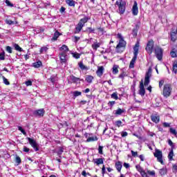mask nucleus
Listing matches in <instances>:
<instances>
[{"label": "nucleus", "mask_w": 177, "mask_h": 177, "mask_svg": "<svg viewBox=\"0 0 177 177\" xmlns=\"http://www.w3.org/2000/svg\"><path fill=\"white\" fill-rule=\"evenodd\" d=\"M113 74H118V65H113L112 68Z\"/></svg>", "instance_id": "a878e982"}, {"label": "nucleus", "mask_w": 177, "mask_h": 177, "mask_svg": "<svg viewBox=\"0 0 177 177\" xmlns=\"http://www.w3.org/2000/svg\"><path fill=\"white\" fill-rule=\"evenodd\" d=\"M139 41H138L133 47L134 56L130 62L129 68H133V67H135V63H136V59H138V55H139Z\"/></svg>", "instance_id": "f257e3e1"}, {"label": "nucleus", "mask_w": 177, "mask_h": 177, "mask_svg": "<svg viewBox=\"0 0 177 177\" xmlns=\"http://www.w3.org/2000/svg\"><path fill=\"white\" fill-rule=\"evenodd\" d=\"M93 161L96 165H100V164H103L104 162L103 158H96L94 159Z\"/></svg>", "instance_id": "412c9836"}, {"label": "nucleus", "mask_w": 177, "mask_h": 177, "mask_svg": "<svg viewBox=\"0 0 177 177\" xmlns=\"http://www.w3.org/2000/svg\"><path fill=\"white\" fill-rule=\"evenodd\" d=\"M151 77V68H149L147 73L145 75V77L150 78Z\"/></svg>", "instance_id": "4c0bfd02"}, {"label": "nucleus", "mask_w": 177, "mask_h": 177, "mask_svg": "<svg viewBox=\"0 0 177 177\" xmlns=\"http://www.w3.org/2000/svg\"><path fill=\"white\" fill-rule=\"evenodd\" d=\"M15 161L17 164H20L21 162V159L19 156H16Z\"/></svg>", "instance_id": "bf43d9fd"}, {"label": "nucleus", "mask_w": 177, "mask_h": 177, "mask_svg": "<svg viewBox=\"0 0 177 177\" xmlns=\"http://www.w3.org/2000/svg\"><path fill=\"white\" fill-rule=\"evenodd\" d=\"M169 131H170V133H172V135H174V136L177 137V132L175 129L170 128Z\"/></svg>", "instance_id": "79ce46f5"}, {"label": "nucleus", "mask_w": 177, "mask_h": 177, "mask_svg": "<svg viewBox=\"0 0 177 177\" xmlns=\"http://www.w3.org/2000/svg\"><path fill=\"white\" fill-rule=\"evenodd\" d=\"M0 60H5V51L0 53Z\"/></svg>", "instance_id": "a18cd8bd"}, {"label": "nucleus", "mask_w": 177, "mask_h": 177, "mask_svg": "<svg viewBox=\"0 0 177 177\" xmlns=\"http://www.w3.org/2000/svg\"><path fill=\"white\" fill-rule=\"evenodd\" d=\"M132 13L133 16H138V13H139V8H138V3L134 1V4L132 8Z\"/></svg>", "instance_id": "9b49d317"}, {"label": "nucleus", "mask_w": 177, "mask_h": 177, "mask_svg": "<svg viewBox=\"0 0 177 177\" xmlns=\"http://www.w3.org/2000/svg\"><path fill=\"white\" fill-rule=\"evenodd\" d=\"M86 81L88 84H92V81H93V76L92 75H86Z\"/></svg>", "instance_id": "5701e85b"}, {"label": "nucleus", "mask_w": 177, "mask_h": 177, "mask_svg": "<svg viewBox=\"0 0 177 177\" xmlns=\"http://www.w3.org/2000/svg\"><path fill=\"white\" fill-rule=\"evenodd\" d=\"M103 71H104V68L103 66L98 67L96 74L98 77H102L103 75Z\"/></svg>", "instance_id": "dca6fc26"}, {"label": "nucleus", "mask_w": 177, "mask_h": 177, "mask_svg": "<svg viewBox=\"0 0 177 177\" xmlns=\"http://www.w3.org/2000/svg\"><path fill=\"white\" fill-rule=\"evenodd\" d=\"M122 113H125V109H121L119 108L115 111V115H121V114H122Z\"/></svg>", "instance_id": "4be33fe9"}, {"label": "nucleus", "mask_w": 177, "mask_h": 177, "mask_svg": "<svg viewBox=\"0 0 177 177\" xmlns=\"http://www.w3.org/2000/svg\"><path fill=\"white\" fill-rule=\"evenodd\" d=\"M111 97L115 99V100H118V93L117 92L113 93L111 95Z\"/></svg>", "instance_id": "2f4dec72"}, {"label": "nucleus", "mask_w": 177, "mask_h": 177, "mask_svg": "<svg viewBox=\"0 0 177 177\" xmlns=\"http://www.w3.org/2000/svg\"><path fill=\"white\" fill-rule=\"evenodd\" d=\"M171 92H172L171 85L165 84L163 88V95L165 96V97H168L171 96Z\"/></svg>", "instance_id": "0eeeda50"}, {"label": "nucleus", "mask_w": 177, "mask_h": 177, "mask_svg": "<svg viewBox=\"0 0 177 177\" xmlns=\"http://www.w3.org/2000/svg\"><path fill=\"white\" fill-rule=\"evenodd\" d=\"M150 84V78L149 77H145V83L144 85L145 86H147Z\"/></svg>", "instance_id": "ea45409f"}, {"label": "nucleus", "mask_w": 177, "mask_h": 177, "mask_svg": "<svg viewBox=\"0 0 177 177\" xmlns=\"http://www.w3.org/2000/svg\"><path fill=\"white\" fill-rule=\"evenodd\" d=\"M72 55L75 59H80V57H81V54L78 53H73Z\"/></svg>", "instance_id": "e433bc0d"}, {"label": "nucleus", "mask_w": 177, "mask_h": 177, "mask_svg": "<svg viewBox=\"0 0 177 177\" xmlns=\"http://www.w3.org/2000/svg\"><path fill=\"white\" fill-rule=\"evenodd\" d=\"M115 127L120 128V127H122V122L121 120H117L116 122H115Z\"/></svg>", "instance_id": "58836bf2"}, {"label": "nucleus", "mask_w": 177, "mask_h": 177, "mask_svg": "<svg viewBox=\"0 0 177 177\" xmlns=\"http://www.w3.org/2000/svg\"><path fill=\"white\" fill-rule=\"evenodd\" d=\"M6 24H9V26H12V24H15V21L10 20V19H6Z\"/></svg>", "instance_id": "09e8293b"}, {"label": "nucleus", "mask_w": 177, "mask_h": 177, "mask_svg": "<svg viewBox=\"0 0 177 177\" xmlns=\"http://www.w3.org/2000/svg\"><path fill=\"white\" fill-rule=\"evenodd\" d=\"M26 86H31L32 85V82L31 80H28L25 82Z\"/></svg>", "instance_id": "13d9d810"}, {"label": "nucleus", "mask_w": 177, "mask_h": 177, "mask_svg": "<svg viewBox=\"0 0 177 177\" xmlns=\"http://www.w3.org/2000/svg\"><path fill=\"white\" fill-rule=\"evenodd\" d=\"M114 104H115V101H109L108 102V106L109 107H113V106H114Z\"/></svg>", "instance_id": "3c124183"}, {"label": "nucleus", "mask_w": 177, "mask_h": 177, "mask_svg": "<svg viewBox=\"0 0 177 177\" xmlns=\"http://www.w3.org/2000/svg\"><path fill=\"white\" fill-rule=\"evenodd\" d=\"M41 66H42V62H41V61H38V62L33 63V67H35V68H39V67H41Z\"/></svg>", "instance_id": "393cba45"}, {"label": "nucleus", "mask_w": 177, "mask_h": 177, "mask_svg": "<svg viewBox=\"0 0 177 177\" xmlns=\"http://www.w3.org/2000/svg\"><path fill=\"white\" fill-rule=\"evenodd\" d=\"M48 80L49 81H51V82L53 83H54L56 81V80L55 79V77L53 76H51Z\"/></svg>", "instance_id": "338daca9"}, {"label": "nucleus", "mask_w": 177, "mask_h": 177, "mask_svg": "<svg viewBox=\"0 0 177 177\" xmlns=\"http://www.w3.org/2000/svg\"><path fill=\"white\" fill-rule=\"evenodd\" d=\"M48 47L44 46V47L41 48L39 52H40V53H44L45 52H46L48 50Z\"/></svg>", "instance_id": "37998d69"}, {"label": "nucleus", "mask_w": 177, "mask_h": 177, "mask_svg": "<svg viewBox=\"0 0 177 177\" xmlns=\"http://www.w3.org/2000/svg\"><path fill=\"white\" fill-rule=\"evenodd\" d=\"M82 176H87V175H91L89 173H86V171L84 170L82 172Z\"/></svg>", "instance_id": "680f3d73"}, {"label": "nucleus", "mask_w": 177, "mask_h": 177, "mask_svg": "<svg viewBox=\"0 0 177 177\" xmlns=\"http://www.w3.org/2000/svg\"><path fill=\"white\" fill-rule=\"evenodd\" d=\"M147 174L151 176H156V171H154L147 170Z\"/></svg>", "instance_id": "a19ab883"}, {"label": "nucleus", "mask_w": 177, "mask_h": 177, "mask_svg": "<svg viewBox=\"0 0 177 177\" xmlns=\"http://www.w3.org/2000/svg\"><path fill=\"white\" fill-rule=\"evenodd\" d=\"M88 20H89V19H88L86 17L80 19V21L78 23L75 28V34L80 33V32L82 30V28L85 26V23H88Z\"/></svg>", "instance_id": "7ed1b4c3"}, {"label": "nucleus", "mask_w": 177, "mask_h": 177, "mask_svg": "<svg viewBox=\"0 0 177 177\" xmlns=\"http://www.w3.org/2000/svg\"><path fill=\"white\" fill-rule=\"evenodd\" d=\"M66 3L68 5V6H75V1L74 0H65Z\"/></svg>", "instance_id": "b1692460"}, {"label": "nucleus", "mask_w": 177, "mask_h": 177, "mask_svg": "<svg viewBox=\"0 0 177 177\" xmlns=\"http://www.w3.org/2000/svg\"><path fill=\"white\" fill-rule=\"evenodd\" d=\"M153 48H154V41L151 39L147 42V46L145 48L146 51L149 55H151V53H153Z\"/></svg>", "instance_id": "423d86ee"}, {"label": "nucleus", "mask_w": 177, "mask_h": 177, "mask_svg": "<svg viewBox=\"0 0 177 177\" xmlns=\"http://www.w3.org/2000/svg\"><path fill=\"white\" fill-rule=\"evenodd\" d=\"M168 145H169L171 147V149H174L175 147V145H174V142H172V140H168Z\"/></svg>", "instance_id": "864d4df0"}, {"label": "nucleus", "mask_w": 177, "mask_h": 177, "mask_svg": "<svg viewBox=\"0 0 177 177\" xmlns=\"http://www.w3.org/2000/svg\"><path fill=\"white\" fill-rule=\"evenodd\" d=\"M159 174L162 176L164 175H167V167H163L160 169Z\"/></svg>", "instance_id": "cd10ccee"}, {"label": "nucleus", "mask_w": 177, "mask_h": 177, "mask_svg": "<svg viewBox=\"0 0 177 177\" xmlns=\"http://www.w3.org/2000/svg\"><path fill=\"white\" fill-rule=\"evenodd\" d=\"M168 158L169 161H172L174 160V150H171V151L169 153Z\"/></svg>", "instance_id": "c756f323"}, {"label": "nucleus", "mask_w": 177, "mask_h": 177, "mask_svg": "<svg viewBox=\"0 0 177 177\" xmlns=\"http://www.w3.org/2000/svg\"><path fill=\"white\" fill-rule=\"evenodd\" d=\"M115 5L118 6V13L120 15H124V13H125L127 2L124 0H117L115 2Z\"/></svg>", "instance_id": "f03ea898"}, {"label": "nucleus", "mask_w": 177, "mask_h": 177, "mask_svg": "<svg viewBox=\"0 0 177 177\" xmlns=\"http://www.w3.org/2000/svg\"><path fill=\"white\" fill-rule=\"evenodd\" d=\"M171 41L175 42L176 41V33L172 32L171 33Z\"/></svg>", "instance_id": "473e14b6"}, {"label": "nucleus", "mask_w": 177, "mask_h": 177, "mask_svg": "<svg viewBox=\"0 0 177 177\" xmlns=\"http://www.w3.org/2000/svg\"><path fill=\"white\" fill-rule=\"evenodd\" d=\"M173 71L175 74H177V60L174 61L173 64Z\"/></svg>", "instance_id": "7c9ffc66"}, {"label": "nucleus", "mask_w": 177, "mask_h": 177, "mask_svg": "<svg viewBox=\"0 0 177 177\" xmlns=\"http://www.w3.org/2000/svg\"><path fill=\"white\" fill-rule=\"evenodd\" d=\"M18 129L21 132V133H23V135H27V133L26 132V131H24V129H23L22 127L19 126Z\"/></svg>", "instance_id": "49530a36"}, {"label": "nucleus", "mask_w": 177, "mask_h": 177, "mask_svg": "<svg viewBox=\"0 0 177 177\" xmlns=\"http://www.w3.org/2000/svg\"><path fill=\"white\" fill-rule=\"evenodd\" d=\"M100 45H102V44L98 42L97 40H95L91 45V48L93 49V50H97V48H100Z\"/></svg>", "instance_id": "2eb2a0df"}, {"label": "nucleus", "mask_w": 177, "mask_h": 177, "mask_svg": "<svg viewBox=\"0 0 177 177\" xmlns=\"http://www.w3.org/2000/svg\"><path fill=\"white\" fill-rule=\"evenodd\" d=\"M59 59L61 63H66V62H67V53H59Z\"/></svg>", "instance_id": "ddd939ff"}, {"label": "nucleus", "mask_w": 177, "mask_h": 177, "mask_svg": "<svg viewBox=\"0 0 177 177\" xmlns=\"http://www.w3.org/2000/svg\"><path fill=\"white\" fill-rule=\"evenodd\" d=\"M131 156H133V157H138V152L131 151Z\"/></svg>", "instance_id": "0e129e2a"}, {"label": "nucleus", "mask_w": 177, "mask_h": 177, "mask_svg": "<svg viewBox=\"0 0 177 177\" xmlns=\"http://www.w3.org/2000/svg\"><path fill=\"white\" fill-rule=\"evenodd\" d=\"M164 85V80H160L159 82V88H161Z\"/></svg>", "instance_id": "774afa93"}, {"label": "nucleus", "mask_w": 177, "mask_h": 177, "mask_svg": "<svg viewBox=\"0 0 177 177\" xmlns=\"http://www.w3.org/2000/svg\"><path fill=\"white\" fill-rule=\"evenodd\" d=\"M121 135H122V138H125V136H128V132L127 131H122L121 133Z\"/></svg>", "instance_id": "052dcab7"}, {"label": "nucleus", "mask_w": 177, "mask_h": 177, "mask_svg": "<svg viewBox=\"0 0 177 177\" xmlns=\"http://www.w3.org/2000/svg\"><path fill=\"white\" fill-rule=\"evenodd\" d=\"M171 57H177V53L172 50L170 53Z\"/></svg>", "instance_id": "6e6d98bb"}, {"label": "nucleus", "mask_w": 177, "mask_h": 177, "mask_svg": "<svg viewBox=\"0 0 177 177\" xmlns=\"http://www.w3.org/2000/svg\"><path fill=\"white\" fill-rule=\"evenodd\" d=\"M27 140H28L30 146L33 147L35 151H38V150H39V148L38 147V144L37 143V141H35V140L31 138H28Z\"/></svg>", "instance_id": "6e6552de"}, {"label": "nucleus", "mask_w": 177, "mask_h": 177, "mask_svg": "<svg viewBox=\"0 0 177 177\" xmlns=\"http://www.w3.org/2000/svg\"><path fill=\"white\" fill-rule=\"evenodd\" d=\"M78 66L81 70H88V67L84 65L82 62H79Z\"/></svg>", "instance_id": "bb28decb"}, {"label": "nucleus", "mask_w": 177, "mask_h": 177, "mask_svg": "<svg viewBox=\"0 0 177 177\" xmlns=\"http://www.w3.org/2000/svg\"><path fill=\"white\" fill-rule=\"evenodd\" d=\"M155 55L158 60H162V49L160 47L155 48Z\"/></svg>", "instance_id": "1a4fd4ad"}, {"label": "nucleus", "mask_w": 177, "mask_h": 177, "mask_svg": "<svg viewBox=\"0 0 177 177\" xmlns=\"http://www.w3.org/2000/svg\"><path fill=\"white\" fill-rule=\"evenodd\" d=\"M163 127H165V128H168V127H171V124L168 122H164Z\"/></svg>", "instance_id": "e2e57ef3"}, {"label": "nucleus", "mask_w": 177, "mask_h": 177, "mask_svg": "<svg viewBox=\"0 0 177 177\" xmlns=\"http://www.w3.org/2000/svg\"><path fill=\"white\" fill-rule=\"evenodd\" d=\"M14 48L15 50H17L18 52H23V48H21V47H20L17 44H14Z\"/></svg>", "instance_id": "c85d7f7f"}, {"label": "nucleus", "mask_w": 177, "mask_h": 177, "mask_svg": "<svg viewBox=\"0 0 177 177\" xmlns=\"http://www.w3.org/2000/svg\"><path fill=\"white\" fill-rule=\"evenodd\" d=\"M151 120L155 124H158L160 122V115L157 114H153L151 115Z\"/></svg>", "instance_id": "4468645a"}, {"label": "nucleus", "mask_w": 177, "mask_h": 177, "mask_svg": "<svg viewBox=\"0 0 177 177\" xmlns=\"http://www.w3.org/2000/svg\"><path fill=\"white\" fill-rule=\"evenodd\" d=\"M82 93L81 91H75L73 92V95L77 97V96H81Z\"/></svg>", "instance_id": "c03bdc74"}, {"label": "nucleus", "mask_w": 177, "mask_h": 177, "mask_svg": "<svg viewBox=\"0 0 177 177\" xmlns=\"http://www.w3.org/2000/svg\"><path fill=\"white\" fill-rule=\"evenodd\" d=\"M96 140H97V137H89L86 142H96Z\"/></svg>", "instance_id": "f704fd0d"}, {"label": "nucleus", "mask_w": 177, "mask_h": 177, "mask_svg": "<svg viewBox=\"0 0 177 177\" xmlns=\"http://www.w3.org/2000/svg\"><path fill=\"white\" fill-rule=\"evenodd\" d=\"M139 93L141 96H145L146 93V90L145 89V84H143V81L140 83V90Z\"/></svg>", "instance_id": "f8f14e48"}, {"label": "nucleus", "mask_w": 177, "mask_h": 177, "mask_svg": "<svg viewBox=\"0 0 177 177\" xmlns=\"http://www.w3.org/2000/svg\"><path fill=\"white\" fill-rule=\"evenodd\" d=\"M71 80H72L73 82H78V81H82V82H84V79L80 80V78L76 77L74 75L71 76Z\"/></svg>", "instance_id": "6ab92c4d"}, {"label": "nucleus", "mask_w": 177, "mask_h": 177, "mask_svg": "<svg viewBox=\"0 0 177 177\" xmlns=\"http://www.w3.org/2000/svg\"><path fill=\"white\" fill-rule=\"evenodd\" d=\"M115 168L118 172H121V169L122 168V164L121 162L118 161L115 163Z\"/></svg>", "instance_id": "f3484780"}, {"label": "nucleus", "mask_w": 177, "mask_h": 177, "mask_svg": "<svg viewBox=\"0 0 177 177\" xmlns=\"http://www.w3.org/2000/svg\"><path fill=\"white\" fill-rule=\"evenodd\" d=\"M125 46H127V41L124 39H120L119 44L116 46L117 53H122L124 49H125Z\"/></svg>", "instance_id": "20e7f679"}, {"label": "nucleus", "mask_w": 177, "mask_h": 177, "mask_svg": "<svg viewBox=\"0 0 177 177\" xmlns=\"http://www.w3.org/2000/svg\"><path fill=\"white\" fill-rule=\"evenodd\" d=\"M98 153H99V154H103V147L99 146V147H98Z\"/></svg>", "instance_id": "4d7b16f0"}, {"label": "nucleus", "mask_w": 177, "mask_h": 177, "mask_svg": "<svg viewBox=\"0 0 177 177\" xmlns=\"http://www.w3.org/2000/svg\"><path fill=\"white\" fill-rule=\"evenodd\" d=\"M153 156L156 157V158H157L158 162L164 165V160H162V151H161V150L156 149L155 152L153 153Z\"/></svg>", "instance_id": "39448f33"}, {"label": "nucleus", "mask_w": 177, "mask_h": 177, "mask_svg": "<svg viewBox=\"0 0 177 177\" xmlns=\"http://www.w3.org/2000/svg\"><path fill=\"white\" fill-rule=\"evenodd\" d=\"M35 117H44V114H45V110L44 109H40L39 110H36L33 113Z\"/></svg>", "instance_id": "9d476101"}, {"label": "nucleus", "mask_w": 177, "mask_h": 177, "mask_svg": "<svg viewBox=\"0 0 177 177\" xmlns=\"http://www.w3.org/2000/svg\"><path fill=\"white\" fill-rule=\"evenodd\" d=\"M173 172H177V165H174L172 168Z\"/></svg>", "instance_id": "69168bd1"}, {"label": "nucleus", "mask_w": 177, "mask_h": 177, "mask_svg": "<svg viewBox=\"0 0 177 177\" xmlns=\"http://www.w3.org/2000/svg\"><path fill=\"white\" fill-rule=\"evenodd\" d=\"M6 3L7 6H10V8H13V4L10 3L9 0H6Z\"/></svg>", "instance_id": "5fc2aeb1"}, {"label": "nucleus", "mask_w": 177, "mask_h": 177, "mask_svg": "<svg viewBox=\"0 0 177 177\" xmlns=\"http://www.w3.org/2000/svg\"><path fill=\"white\" fill-rule=\"evenodd\" d=\"M6 52H8V53H12V47H10L9 46H7L6 47Z\"/></svg>", "instance_id": "de8ad7c7"}, {"label": "nucleus", "mask_w": 177, "mask_h": 177, "mask_svg": "<svg viewBox=\"0 0 177 177\" xmlns=\"http://www.w3.org/2000/svg\"><path fill=\"white\" fill-rule=\"evenodd\" d=\"M60 53H67L68 51V47L66 45H63L62 47L59 48Z\"/></svg>", "instance_id": "a211bd4d"}, {"label": "nucleus", "mask_w": 177, "mask_h": 177, "mask_svg": "<svg viewBox=\"0 0 177 177\" xmlns=\"http://www.w3.org/2000/svg\"><path fill=\"white\" fill-rule=\"evenodd\" d=\"M60 35H62V33L59 32L58 31H56L55 33H54V35L53 37V38L51 39L52 41H57V38L59 37H60Z\"/></svg>", "instance_id": "aec40b11"}, {"label": "nucleus", "mask_w": 177, "mask_h": 177, "mask_svg": "<svg viewBox=\"0 0 177 177\" xmlns=\"http://www.w3.org/2000/svg\"><path fill=\"white\" fill-rule=\"evenodd\" d=\"M3 78V84H5V85H10V82H9V81L8 80V79H6V77H5V76H2Z\"/></svg>", "instance_id": "c9c22d12"}, {"label": "nucleus", "mask_w": 177, "mask_h": 177, "mask_svg": "<svg viewBox=\"0 0 177 177\" xmlns=\"http://www.w3.org/2000/svg\"><path fill=\"white\" fill-rule=\"evenodd\" d=\"M136 169H138V172H140V175H142L145 174V170H143V168H142L140 166H136Z\"/></svg>", "instance_id": "72a5a7b5"}, {"label": "nucleus", "mask_w": 177, "mask_h": 177, "mask_svg": "<svg viewBox=\"0 0 177 177\" xmlns=\"http://www.w3.org/2000/svg\"><path fill=\"white\" fill-rule=\"evenodd\" d=\"M132 34L134 37H136L138 35V29L133 28L132 30Z\"/></svg>", "instance_id": "603ef678"}, {"label": "nucleus", "mask_w": 177, "mask_h": 177, "mask_svg": "<svg viewBox=\"0 0 177 177\" xmlns=\"http://www.w3.org/2000/svg\"><path fill=\"white\" fill-rule=\"evenodd\" d=\"M118 77H119V78H121L122 80H124V78H125V77H127V73L123 72Z\"/></svg>", "instance_id": "8fccbe9b"}]
</instances>
